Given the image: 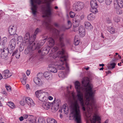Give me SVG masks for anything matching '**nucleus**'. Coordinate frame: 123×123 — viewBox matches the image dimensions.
<instances>
[{
    "label": "nucleus",
    "mask_w": 123,
    "mask_h": 123,
    "mask_svg": "<svg viewBox=\"0 0 123 123\" xmlns=\"http://www.w3.org/2000/svg\"><path fill=\"white\" fill-rule=\"evenodd\" d=\"M82 87L80 83L76 81L75 83V89L77 92L76 96L73 91H68L65 93L67 98L72 97L73 100L69 106L71 114L75 118L77 123H81L80 106L79 102L82 106V109L85 111V105L87 106V111L85 113L87 118H89L92 123H95L97 122L100 123L101 116L97 111L98 110L97 105L95 103L94 97V92L92 90V85L89 83V79L85 77L82 81ZM108 120H105L104 123H108Z\"/></svg>",
    "instance_id": "1"
},
{
    "label": "nucleus",
    "mask_w": 123,
    "mask_h": 123,
    "mask_svg": "<svg viewBox=\"0 0 123 123\" xmlns=\"http://www.w3.org/2000/svg\"><path fill=\"white\" fill-rule=\"evenodd\" d=\"M31 4V12L34 16L36 15L37 11V5L41 3H45V6L44 8L43 13L44 15L43 17H47L48 18V20H45L43 23L47 29L51 31H52L54 35L57 37L58 36L59 37V42L61 47L64 46V41L63 37V34L60 35V32L54 28L53 26L50 24V20L49 18L50 15L51 11L52 8L51 5V3L53 0H30Z\"/></svg>",
    "instance_id": "2"
},
{
    "label": "nucleus",
    "mask_w": 123,
    "mask_h": 123,
    "mask_svg": "<svg viewBox=\"0 0 123 123\" xmlns=\"http://www.w3.org/2000/svg\"><path fill=\"white\" fill-rule=\"evenodd\" d=\"M65 51L63 49H62V51H59L58 53V55L59 57L60 58V60L58 64H52L49 65V70L51 72L56 73L57 72V70L56 68V66L59 69L63 70L64 69L65 67L63 66V65L64 64V62L67 60V56L65 55Z\"/></svg>",
    "instance_id": "3"
},
{
    "label": "nucleus",
    "mask_w": 123,
    "mask_h": 123,
    "mask_svg": "<svg viewBox=\"0 0 123 123\" xmlns=\"http://www.w3.org/2000/svg\"><path fill=\"white\" fill-rule=\"evenodd\" d=\"M46 41V39L36 42L33 44L31 47V44H29L27 48L25 51V53L26 55L29 54L31 55H33V51L36 49H38L43 45Z\"/></svg>",
    "instance_id": "4"
},
{
    "label": "nucleus",
    "mask_w": 123,
    "mask_h": 123,
    "mask_svg": "<svg viewBox=\"0 0 123 123\" xmlns=\"http://www.w3.org/2000/svg\"><path fill=\"white\" fill-rule=\"evenodd\" d=\"M7 42V38L4 37L2 39L0 43V48L1 51H2L1 54V56L2 57L4 56L5 57L8 52V48L7 47L5 48V45L6 44Z\"/></svg>",
    "instance_id": "5"
},
{
    "label": "nucleus",
    "mask_w": 123,
    "mask_h": 123,
    "mask_svg": "<svg viewBox=\"0 0 123 123\" xmlns=\"http://www.w3.org/2000/svg\"><path fill=\"white\" fill-rule=\"evenodd\" d=\"M36 97L39 100L42 101H45L48 99L47 97L49 96V93L38 90L36 91L35 93Z\"/></svg>",
    "instance_id": "6"
},
{
    "label": "nucleus",
    "mask_w": 123,
    "mask_h": 123,
    "mask_svg": "<svg viewBox=\"0 0 123 123\" xmlns=\"http://www.w3.org/2000/svg\"><path fill=\"white\" fill-rule=\"evenodd\" d=\"M85 6L84 3L81 1H76L73 4V8L76 11L79 12L82 10Z\"/></svg>",
    "instance_id": "7"
},
{
    "label": "nucleus",
    "mask_w": 123,
    "mask_h": 123,
    "mask_svg": "<svg viewBox=\"0 0 123 123\" xmlns=\"http://www.w3.org/2000/svg\"><path fill=\"white\" fill-rule=\"evenodd\" d=\"M24 38L25 40L23 42L24 44V46L26 45V43H29V44H31L35 40L32 35L30 36V33L29 32H27L26 33L24 37Z\"/></svg>",
    "instance_id": "8"
},
{
    "label": "nucleus",
    "mask_w": 123,
    "mask_h": 123,
    "mask_svg": "<svg viewBox=\"0 0 123 123\" xmlns=\"http://www.w3.org/2000/svg\"><path fill=\"white\" fill-rule=\"evenodd\" d=\"M80 20V19L79 15H76L73 19V27L74 31H76L78 30V25H76L79 24Z\"/></svg>",
    "instance_id": "9"
},
{
    "label": "nucleus",
    "mask_w": 123,
    "mask_h": 123,
    "mask_svg": "<svg viewBox=\"0 0 123 123\" xmlns=\"http://www.w3.org/2000/svg\"><path fill=\"white\" fill-rule=\"evenodd\" d=\"M43 74L42 73H39L37 74V76L38 77H35L33 79L34 82L36 85L39 86H41L43 85V83L39 78H41V76H43Z\"/></svg>",
    "instance_id": "10"
},
{
    "label": "nucleus",
    "mask_w": 123,
    "mask_h": 123,
    "mask_svg": "<svg viewBox=\"0 0 123 123\" xmlns=\"http://www.w3.org/2000/svg\"><path fill=\"white\" fill-rule=\"evenodd\" d=\"M49 50V46L44 47L41 50H38V53L41 55H45L48 54Z\"/></svg>",
    "instance_id": "11"
},
{
    "label": "nucleus",
    "mask_w": 123,
    "mask_h": 123,
    "mask_svg": "<svg viewBox=\"0 0 123 123\" xmlns=\"http://www.w3.org/2000/svg\"><path fill=\"white\" fill-rule=\"evenodd\" d=\"M16 27L14 25H11L8 28V31L11 35L15 34L16 33Z\"/></svg>",
    "instance_id": "12"
},
{
    "label": "nucleus",
    "mask_w": 123,
    "mask_h": 123,
    "mask_svg": "<svg viewBox=\"0 0 123 123\" xmlns=\"http://www.w3.org/2000/svg\"><path fill=\"white\" fill-rule=\"evenodd\" d=\"M42 105V106L43 108L45 110H49L51 107V104L49 102H46L45 101H43Z\"/></svg>",
    "instance_id": "13"
},
{
    "label": "nucleus",
    "mask_w": 123,
    "mask_h": 123,
    "mask_svg": "<svg viewBox=\"0 0 123 123\" xmlns=\"http://www.w3.org/2000/svg\"><path fill=\"white\" fill-rule=\"evenodd\" d=\"M25 100L26 101L27 104L30 106L32 107L35 105V104L31 98L29 97L26 98Z\"/></svg>",
    "instance_id": "14"
},
{
    "label": "nucleus",
    "mask_w": 123,
    "mask_h": 123,
    "mask_svg": "<svg viewBox=\"0 0 123 123\" xmlns=\"http://www.w3.org/2000/svg\"><path fill=\"white\" fill-rule=\"evenodd\" d=\"M114 4L115 6L117 5L121 8H123V0H115Z\"/></svg>",
    "instance_id": "15"
},
{
    "label": "nucleus",
    "mask_w": 123,
    "mask_h": 123,
    "mask_svg": "<svg viewBox=\"0 0 123 123\" xmlns=\"http://www.w3.org/2000/svg\"><path fill=\"white\" fill-rule=\"evenodd\" d=\"M3 78L6 79L10 77L11 74L9 73V71L8 70H4L2 73Z\"/></svg>",
    "instance_id": "16"
},
{
    "label": "nucleus",
    "mask_w": 123,
    "mask_h": 123,
    "mask_svg": "<svg viewBox=\"0 0 123 123\" xmlns=\"http://www.w3.org/2000/svg\"><path fill=\"white\" fill-rule=\"evenodd\" d=\"M16 44V40L15 39H12L11 40L10 42V45L11 50H13L14 49Z\"/></svg>",
    "instance_id": "17"
},
{
    "label": "nucleus",
    "mask_w": 123,
    "mask_h": 123,
    "mask_svg": "<svg viewBox=\"0 0 123 123\" xmlns=\"http://www.w3.org/2000/svg\"><path fill=\"white\" fill-rule=\"evenodd\" d=\"M47 40L49 43V47H53L55 43L54 39L51 37H49L47 39Z\"/></svg>",
    "instance_id": "18"
},
{
    "label": "nucleus",
    "mask_w": 123,
    "mask_h": 123,
    "mask_svg": "<svg viewBox=\"0 0 123 123\" xmlns=\"http://www.w3.org/2000/svg\"><path fill=\"white\" fill-rule=\"evenodd\" d=\"M87 18L88 20L91 21L95 18V16L92 13H90L88 15Z\"/></svg>",
    "instance_id": "19"
},
{
    "label": "nucleus",
    "mask_w": 123,
    "mask_h": 123,
    "mask_svg": "<svg viewBox=\"0 0 123 123\" xmlns=\"http://www.w3.org/2000/svg\"><path fill=\"white\" fill-rule=\"evenodd\" d=\"M62 110H63L64 113L65 114H67L68 112V109L66 104H64L63 106Z\"/></svg>",
    "instance_id": "20"
},
{
    "label": "nucleus",
    "mask_w": 123,
    "mask_h": 123,
    "mask_svg": "<svg viewBox=\"0 0 123 123\" xmlns=\"http://www.w3.org/2000/svg\"><path fill=\"white\" fill-rule=\"evenodd\" d=\"M91 7H98L97 1L96 0H91L90 2Z\"/></svg>",
    "instance_id": "21"
},
{
    "label": "nucleus",
    "mask_w": 123,
    "mask_h": 123,
    "mask_svg": "<svg viewBox=\"0 0 123 123\" xmlns=\"http://www.w3.org/2000/svg\"><path fill=\"white\" fill-rule=\"evenodd\" d=\"M59 77L62 78H63L66 77V74L65 72H63V71H60L58 74Z\"/></svg>",
    "instance_id": "22"
},
{
    "label": "nucleus",
    "mask_w": 123,
    "mask_h": 123,
    "mask_svg": "<svg viewBox=\"0 0 123 123\" xmlns=\"http://www.w3.org/2000/svg\"><path fill=\"white\" fill-rule=\"evenodd\" d=\"M85 26L86 28L89 29H91L92 28V26L90 23L86 21L85 22Z\"/></svg>",
    "instance_id": "23"
},
{
    "label": "nucleus",
    "mask_w": 123,
    "mask_h": 123,
    "mask_svg": "<svg viewBox=\"0 0 123 123\" xmlns=\"http://www.w3.org/2000/svg\"><path fill=\"white\" fill-rule=\"evenodd\" d=\"M23 78L21 79V81L23 85H25L26 83L27 77L26 75L25 74H23Z\"/></svg>",
    "instance_id": "24"
},
{
    "label": "nucleus",
    "mask_w": 123,
    "mask_h": 123,
    "mask_svg": "<svg viewBox=\"0 0 123 123\" xmlns=\"http://www.w3.org/2000/svg\"><path fill=\"white\" fill-rule=\"evenodd\" d=\"M44 77L47 79H48L49 78V76H51L52 74L49 72H45L43 74Z\"/></svg>",
    "instance_id": "25"
},
{
    "label": "nucleus",
    "mask_w": 123,
    "mask_h": 123,
    "mask_svg": "<svg viewBox=\"0 0 123 123\" xmlns=\"http://www.w3.org/2000/svg\"><path fill=\"white\" fill-rule=\"evenodd\" d=\"M97 7H91L90 8V11L93 13H96L98 12V10L97 9Z\"/></svg>",
    "instance_id": "26"
},
{
    "label": "nucleus",
    "mask_w": 123,
    "mask_h": 123,
    "mask_svg": "<svg viewBox=\"0 0 123 123\" xmlns=\"http://www.w3.org/2000/svg\"><path fill=\"white\" fill-rule=\"evenodd\" d=\"M41 31L38 28H37L35 30L33 35H32L34 38L35 40L36 37L37 35L39 32Z\"/></svg>",
    "instance_id": "27"
},
{
    "label": "nucleus",
    "mask_w": 123,
    "mask_h": 123,
    "mask_svg": "<svg viewBox=\"0 0 123 123\" xmlns=\"http://www.w3.org/2000/svg\"><path fill=\"white\" fill-rule=\"evenodd\" d=\"M47 121L48 123H57V122L56 120L54 119L50 118H47Z\"/></svg>",
    "instance_id": "28"
},
{
    "label": "nucleus",
    "mask_w": 123,
    "mask_h": 123,
    "mask_svg": "<svg viewBox=\"0 0 123 123\" xmlns=\"http://www.w3.org/2000/svg\"><path fill=\"white\" fill-rule=\"evenodd\" d=\"M7 105L9 106L12 109H13L15 108V105L13 103L11 102H9L7 103Z\"/></svg>",
    "instance_id": "29"
},
{
    "label": "nucleus",
    "mask_w": 123,
    "mask_h": 123,
    "mask_svg": "<svg viewBox=\"0 0 123 123\" xmlns=\"http://www.w3.org/2000/svg\"><path fill=\"white\" fill-rule=\"evenodd\" d=\"M116 65L115 63H112L109 64L108 66V68L109 69H113L114 68Z\"/></svg>",
    "instance_id": "30"
},
{
    "label": "nucleus",
    "mask_w": 123,
    "mask_h": 123,
    "mask_svg": "<svg viewBox=\"0 0 123 123\" xmlns=\"http://www.w3.org/2000/svg\"><path fill=\"white\" fill-rule=\"evenodd\" d=\"M79 30V33H80L81 32H82L83 34L84 35L85 31V29L83 26L81 25L80 26L78 30Z\"/></svg>",
    "instance_id": "31"
},
{
    "label": "nucleus",
    "mask_w": 123,
    "mask_h": 123,
    "mask_svg": "<svg viewBox=\"0 0 123 123\" xmlns=\"http://www.w3.org/2000/svg\"><path fill=\"white\" fill-rule=\"evenodd\" d=\"M118 7L116 9V11L117 13L118 14H120L122 13V11L120 8H119V7L118 6Z\"/></svg>",
    "instance_id": "32"
},
{
    "label": "nucleus",
    "mask_w": 123,
    "mask_h": 123,
    "mask_svg": "<svg viewBox=\"0 0 123 123\" xmlns=\"http://www.w3.org/2000/svg\"><path fill=\"white\" fill-rule=\"evenodd\" d=\"M37 123H46L45 120L43 118H40L38 119Z\"/></svg>",
    "instance_id": "33"
},
{
    "label": "nucleus",
    "mask_w": 123,
    "mask_h": 123,
    "mask_svg": "<svg viewBox=\"0 0 123 123\" xmlns=\"http://www.w3.org/2000/svg\"><path fill=\"white\" fill-rule=\"evenodd\" d=\"M53 102L56 104V106H58L59 107V104L60 103V100L59 99H55Z\"/></svg>",
    "instance_id": "34"
},
{
    "label": "nucleus",
    "mask_w": 123,
    "mask_h": 123,
    "mask_svg": "<svg viewBox=\"0 0 123 123\" xmlns=\"http://www.w3.org/2000/svg\"><path fill=\"white\" fill-rule=\"evenodd\" d=\"M23 38L22 36H19L18 37L17 39V41L19 42H21L22 41H23L22 42V44L24 45V43H23Z\"/></svg>",
    "instance_id": "35"
},
{
    "label": "nucleus",
    "mask_w": 123,
    "mask_h": 123,
    "mask_svg": "<svg viewBox=\"0 0 123 123\" xmlns=\"http://www.w3.org/2000/svg\"><path fill=\"white\" fill-rule=\"evenodd\" d=\"M109 31L111 33H113L115 32V30L114 28L111 27H109L108 28Z\"/></svg>",
    "instance_id": "36"
},
{
    "label": "nucleus",
    "mask_w": 123,
    "mask_h": 123,
    "mask_svg": "<svg viewBox=\"0 0 123 123\" xmlns=\"http://www.w3.org/2000/svg\"><path fill=\"white\" fill-rule=\"evenodd\" d=\"M76 37V36L75 37L74 41V43L75 45H78L79 43V41L77 39Z\"/></svg>",
    "instance_id": "37"
},
{
    "label": "nucleus",
    "mask_w": 123,
    "mask_h": 123,
    "mask_svg": "<svg viewBox=\"0 0 123 123\" xmlns=\"http://www.w3.org/2000/svg\"><path fill=\"white\" fill-rule=\"evenodd\" d=\"M59 108L58 106H54L52 108L53 111L54 112H55L57 111Z\"/></svg>",
    "instance_id": "38"
},
{
    "label": "nucleus",
    "mask_w": 123,
    "mask_h": 123,
    "mask_svg": "<svg viewBox=\"0 0 123 123\" xmlns=\"http://www.w3.org/2000/svg\"><path fill=\"white\" fill-rule=\"evenodd\" d=\"M67 25L68 26V28H67V29H68L71 27L72 25V23L70 20H68V21Z\"/></svg>",
    "instance_id": "39"
},
{
    "label": "nucleus",
    "mask_w": 123,
    "mask_h": 123,
    "mask_svg": "<svg viewBox=\"0 0 123 123\" xmlns=\"http://www.w3.org/2000/svg\"><path fill=\"white\" fill-rule=\"evenodd\" d=\"M26 102V101H25V99H23L20 101V103L21 105H24L25 104Z\"/></svg>",
    "instance_id": "40"
},
{
    "label": "nucleus",
    "mask_w": 123,
    "mask_h": 123,
    "mask_svg": "<svg viewBox=\"0 0 123 123\" xmlns=\"http://www.w3.org/2000/svg\"><path fill=\"white\" fill-rule=\"evenodd\" d=\"M112 0H105L106 4L107 5H109L111 3Z\"/></svg>",
    "instance_id": "41"
},
{
    "label": "nucleus",
    "mask_w": 123,
    "mask_h": 123,
    "mask_svg": "<svg viewBox=\"0 0 123 123\" xmlns=\"http://www.w3.org/2000/svg\"><path fill=\"white\" fill-rule=\"evenodd\" d=\"M6 88L7 90L9 92H10L11 91V87L9 86H6Z\"/></svg>",
    "instance_id": "42"
},
{
    "label": "nucleus",
    "mask_w": 123,
    "mask_h": 123,
    "mask_svg": "<svg viewBox=\"0 0 123 123\" xmlns=\"http://www.w3.org/2000/svg\"><path fill=\"white\" fill-rule=\"evenodd\" d=\"M70 16L71 18H73L75 15V13L74 12H70Z\"/></svg>",
    "instance_id": "43"
},
{
    "label": "nucleus",
    "mask_w": 123,
    "mask_h": 123,
    "mask_svg": "<svg viewBox=\"0 0 123 123\" xmlns=\"http://www.w3.org/2000/svg\"><path fill=\"white\" fill-rule=\"evenodd\" d=\"M114 20L115 22H119L120 21V19H119L118 17H116L114 18Z\"/></svg>",
    "instance_id": "44"
},
{
    "label": "nucleus",
    "mask_w": 123,
    "mask_h": 123,
    "mask_svg": "<svg viewBox=\"0 0 123 123\" xmlns=\"http://www.w3.org/2000/svg\"><path fill=\"white\" fill-rule=\"evenodd\" d=\"M24 118L25 119H26L27 118H28L29 117H31L30 115H28V114H25L24 115H23V116Z\"/></svg>",
    "instance_id": "45"
},
{
    "label": "nucleus",
    "mask_w": 123,
    "mask_h": 123,
    "mask_svg": "<svg viewBox=\"0 0 123 123\" xmlns=\"http://www.w3.org/2000/svg\"><path fill=\"white\" fill-rule=\"evenodd\" d=\"M31 117H29L28 119L29 120L31 121H32L33 120V119L34 118V117L33 116H30Z\"/></svg>",
    "instance_id": "46"
},
{
    "label": "nucleus",
    "mask_w": 123,
    "mask_h": 123,
    "mask_svg": "<svg viewBox=\"0 0 123 123\" xmlns=\"http://www.w3.org/2000/svg\"><path fill=\"white\" fill-rule=\"evenodd\" d=\"M58 49V48L56 47H54L52 49V51H53V52L56 51Z\"/></svg>",
    "instance_id": "47"
},
{
    "label": "nucleus",
    "mask_w": 123,
    "mask_h": 123,
    "mask_svg": "<svg viewBox=\"0 0 123 123\" xmlns=\"http://www.w3.org/2000/svg\"><path fill=\"white\" fill-rule=\"evenodd\" d=\"M84 15H82L81 16H79L80 19V20L83 19L84 17Z\"/></svg>",
    "instance_id": "48"
},
{
    "label": "nucleus",
    "mask_w": 123,
    "mask_h": 123,
    "mask_svg": "<svg viewBox=\"0 0 123 123\" xmlns=\"http://www.w3.org/2000/svg\"><path fill=\"white\" fill-rule=\"evenodd\" d=\"M79 33V34H80V36H81L82 37H83L85 35V31H84V35H83V32H81L80 33Z\"/></svg>",
    "instance_id": "49"
},
{
    "label": "nucleus",
    "mask_w": 123,
    "mask_h": 123,
    "mask_svg": "<svg viewBox=\"0 0 123 123\" xmlns=\"http://www.w3.org/2000/svg\"><path fill=\"white\" fill-rule=\"evenodd\" d=\"M19 119L20 121H22L24 120V118L23 117L21 116L19 118Z\"/></svg>",
    "instance_id": "50"
},
{
    "label": "nucleus",
    "mask_w": 123,
    "mask_h": 123,
    "mask_svg": "<svg viewBox=\"0 0 123 123\" xmlns=\"http://www.w3.org/2000/svg\"><path fill=\"white\" fill-rule=\"evenodd\" d=\"M27 75L28 76L30 74V71L29 70H27L26 72Z\"/></svg>",
    "instance_id": "51"
},
{
    "label": "nucleus",
    "mask_w": 123,
    "mask_h": 123,
    "mask_svg": "<svg viewBox=\"0 0 123 123\" xmlns=\"http://www.w3.org/2000/svg\"><path fill=\"white\" fill-rule=\"evenodd\" d=\"M20 56V54H17L16 55V58L17 59L19 58Z\"/></svg>",
    "instance_id": "52"
},
{
    "label": "nucleus",
    "mask_w": 123,
    "mask_h": 123,
    "mask_svg": "<svg viewBox=\"0 0 123 123\" xmlns=\"http://www.w3.org/2000/svg\"><path fill=\"white\" fill-rule=\"evenodd\" d=\"M48 99L50 100H52L53 99V98L51 96H49L48 98Z\"/></svg>",
    "instance_id": "53"
},
{
    "label": "nucleus",
    "mask_w": 123,
    "mask_h": 123,
    "mask_svg": "<svg viewBox=\"0 0 123 123\" xmlns=\"http://www.w3.org/2000/svg\"><path fill=\"white\" fill-rule=\"evenodd\" d=\"M26 87L27 89H30L29 85L28 84L26 85Z\"/></svg>",
    "instance_id": "54"
},
{
    "label": "nucleus",
    "mask_w": 123,
    "mask_h": 123,
    "mask_svg": "<svg viewBox=\"0 0 123 123\" xmlns=\"http://www.w3.org/2000/svg\"><path fill=\"white\" fill-rule=\"evenodd\" d=\"M100 3H102L103 2L104 0H97Z\"/></svg>",
    "instance_id": "55"
},
{
    "label": "nucleus",
    "mask_w": 123,
    "mask_h": 123,
    "mask_svg": "<svg viewBox=\"0 0 123 123\" xmlns=\"http://www.w3.org/2000/svg\"><path fill=\"white\" fill-rule=\"evenodd\" d=\"M17 50H16V51L13 53L12 55H14L17 52Z\"/></svg>",
    "instance_id": "56"
},
{
    "label": "nucleus",
    "mask_w": 123,
    "mask_h": 123,
    "mask_svg": "<svg viewBox=\"0 0 123 123\" xmlns=\"http://www.w3.org/2000/svg\"><path fill=\"white\" fill-rule=\"evenodd\" d=\"M3 78V76H2L1 74L0 73V80H1Z\"/></svg>",
    "instance_id": "57"
},
{
    "label": "nucleus",
    "mask_w": 123,
    "mask_h": 123,
    "mask_svg": "<svg viewBox=\"0 0 123 123\" xmlns=\"http://www.w3.org/2000/svg\"><path fill=\"white\" fill-rule=\"evenodd\" d=\"M111 71H108L107 72H106V73L107 74H109V73L111 74Z\"/></svg>",
    "instance_id": "58"
},
{
    "label": "nucleus",
    "mask_w": 123,
    "mask_h": 123,
    "mask_svg": "<svg viewBox=\"0 0 123 123\" xmlns=\"http://www.w3.org/2000/svg\"><path fill=\"white\" fill-rule=\"evenodd\" d=\"M54 25H55V26L56 27L58 26V24H57V23H55L54 24Z\"/></svg>",
    "instance_id": "59"
},
{
    "label": "nucleus",
    "mask_w": 123,
    "mask_h": 123,
    "mask_svg": "<svg viewBox=\"0 0 123 123\" xmlns=\"http://www.w3.org/2000/svg\"><path fill=\"white\" fill-rule=\"evenodd\" d=\"M104 65L103 64H99V66H102L103 67L104 66Z\"/></svg>",
    "instance_id": "60"
},
{
    "label": "nucleus",
    "mask_w": 123,
    "mask_h": 123,
    "mask_svg": "<svg viewBox=\"0 0 123 123\" xmlns=\"http://www.w3.org/2000/svg\"><path fill=\"white\" fill-rule=\"evenodd\" d=\"M103 69H104V68L103 67H102V68L99 69V70H103Z\"/></svg>",
    "instance_id": "61"
},
{
    "label": "nucleus",
    "mask_w": 123,
    "mask_h": 123,
    "mask_svg": "<svg viewBox=\"0 0 123 123\" xmlns=\"http://www.w3.org/2000/svg\"><path fill=\"white\" fill-rule=\"evenodd\" d=\"M55 9H57L58 8V7L57 6H55Z\"/></svg>",
    "instance_id": "62"
},
{
    "label": "nucleus",
    "mask_w": 123,
    "mask_h": 123,
    "mask_svg": "<svg viewBox=\"0 0 123 123\" xmlns=\"http://www.w3.org/2000/svg\"><path fill=\"white\" fill-rule=\"evenodd\" d=\"M68 64L67 63H66V67L67 68H68Z\"/></svg>",
    "instance_id": "63"
},
{
    "label": "nucleus",
    "mask_w": 123,
    "mask_h": 123,
    "mask_svg": "<svg viewBox=\"0 0 123 123\" xmlns=\"http://www.w3.org/2000/svg\"><path fill=\"white\" fill-rule=\"evenodd\" d=\"M89 67H87L86 68V70H87L89 69Z\"/></svg>",
    "instance_id": "64"
}]
</instances>
